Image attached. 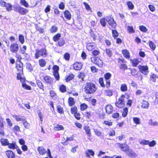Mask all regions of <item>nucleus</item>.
Instances as JSON below:
<instances>
[{
  "label": "nucleus",
  "mask_w": 158,
  "mask_h": 158,
  "mask_svg": "<svg viewBox=\"0 0 158 158\" xmlns=\"http://www.w3.org/2000/svg\"><path fill=\"white\" fill-rule=\"evenodd\" d=\"M84 89L85 92L87 94H92L96 89L95 85L91 82H87Z\"/></svg>",
  "instance_id": "nucleus-1"
},
{
  "label": "nucleus",
  "mask_w": 158,
  "mask_h": 158,
  "mask_svg": "<svg viewBox=\"0 0 158 158\" xmlns=\"http://www.w3.org/2000/svg\"><path fill=\"white\" fill-rule=\"evenodd\" d=\"M47 56V50L44 48H43L40 49H37L35 50V57L36 59H38L40 56L45 57Z\"/></svg>",
  "instance_id": "nucleus-2"
},
{
  "label": "nucleus",
  "mask_w": 158,
  "mask_h": 158,
  "mask_svg": "<svg viewBox=\"0 0 158 158\" xmlns=\"http://www.w3.org/2000/svg\"><path fill=\"white\" fill-rule=\"evenodd\" d=\"M125 96L123 95H122L119 98L118 101L115 103L116 106L119 108H122L124 106Z\"/></svg>",
  "instance_id": "nucleus-3"
},
{
  "label": "nucleus",
  "mask_w": 158,
  "mask_h": 158,
  "mask_svg": "<svg viewBox=\"0 0 158 158\" xmlns=\"http://www.w3.org/2000/svg\"><path fill=\"white\" fill-rule=\"evenodd\" d=\"M22 73H19V72L18 73L17 76V78L18 80H20V81L22 83V87L25 89L27 90H31V87L26 84L24 83L25 81V78L22 77L20 74Z\"/></svg>",
  "instance_id": "nucleus-4"
},
{
  "label": "nucleus",
  "mask_w": 158,
  "mask_h": 158,
  "mask_svg": "<svg viewBox=\"0 0 158 158\" xmlns=\"http://www.w3.org/2000/svg\"><path fill=\"white\" fill-rule=\"evenodd\" d=\"M14 9L15 11L18 12L22 15H25L28 12V10L27 9L20 6L14 7Z\"/></svg>",
  "instance_id": "nucleus-5"
},
{
  "label": "nucleus",
  "mask_w": 158,
  "mask_h": 158,
  "mask_svg": "<svg viewBox=\"0 0 158 158\" xmlns=\"http://www.w3.org/2000/svg\"><path fill=\"white\" fill-rule=\"evenodd\" d=\"M91 61L95 64H97L99 67H102L103 65L102 60L98 58L93 57L91 58Z\"/></svg>",
  "instance_id": "nucleus-6"
},
{
  "label": "nucleus",
  "mask_w": 158,
  "mask_h": 158,
  "mask_svg": "<svg viewBox=\"0 0 158 158\" xmlns=\"http://www.w3.org/2000/svg\"><path fill=\"white\" fill-rule=\"evenodd\" d=\"M138 68L141 73L145 75H147L149 72L148 67L147 66L140 65Z\"/></svg>",
  "instance_id": "nucleus-7"
},
{
  "label": "nucleus",
  "mask_w": 158,
  "mask_h": 158,
  "mask_svg": "<svg viewBox=\"0 0 158 158\" xmlns=\"http://www.w3.org/2000/svg\"><path fill=\"white\" fill-rule=\"evenodd\" d=\"M19 49V45L17 43H13L11 44L10 47V51L12 52L16 53Z\"/></svg>",
  "instance_id": "nucleus-8"
},
{
  "label": "nucleus",
  "mask_w": 158,
  "mask_h": 158,
  "mask_svg": "<svg viewBox=\"0 0 158 158\" xmlns=\"http://www.w3.org/2000/svg\"><path fill=\"white\" fill-rule=\"evenodd\" d=\"M20 3L21 5L26 7L33 8L36 5V4H34L32 5L29 6L28 3L25 0H20Z\"/></svg>",
  "instance_id": "nucleus-9"
},
{
  "label": "nucleus",
  "mask_w": 158,
  "mask_h": 158,
  "mask_svg": "<svg viewBox=\"0 0 158 158\" xmlns=\"http://www.w3.org/2000/svg\"><path fill=\"white\" fill-rule=\"evenodd\" d=\"M116 145L117 146L119 147L121 149L124 151H126V152L127 151L128 149V147L127 145H124L122 144H120L119 143H117L116 144Z\"/></svg>",
  "instance_id": "nucleus-10"
},
{
  "label": "nucleus",
  "mask_w": 158,
  "mask_h": 158,
  "mask_svg": "<svg viewBox=\"0 0 158 158\" xmlns=\"http://www.w3.org/2000/svg\"><path fill=\"white\" fill-rule=\"evenodd\" d=\"M106 21L113 28H115L116 27V23L113 18L110 17L108 18H107Z\"/></svg>",
  "instance_id": "nucleus-11"
},
{
  "label": "nucleus",
  "mask_w": 158,
  "mask_h": 158,
  "mask_svg": "<svg viewBox=\"0 0 158 158\" xmlns=\"http://www.w3.org/2000/svg\"><path fill=\"white\" fill-rule=\"evenodd\" d=\"M96 47V45L94 43H89L87 46V48L89 51H91Z\"/></svg>",
  "instance_id": "nucleus-12"
},
{
  "label": "nucleus",
  "mask_w": 158,
  "mask_h": 158,
  "mask_svg": "<svg viewBox=\"0 0 158 158\" xmlns=\"http://www.w3.org/2000/svg\"><path fill=\"white\" fill-rule=\"evenodd\" d=\"M44 79L47 83L52 84L53 83V79L50 77L46 76L44 77Z\"/></svg>",
  "instance_id": "nucleus-13"
},
{
  "label": "nucleus",
  "mask_w": 158,
  "mask_h": 158,
  "mask_svg": "<svg viewBox=\"0 0 158 158\" xmlns=\"http://www.w3.org/2000/svg\"><path fill=\"white\" fill-rule=\"evenodd\" d=\"M82 66L81 63L78 62H76L73 65V69L76 70H80L82 68Z\"/></svg>",
  "instance_id": "nucleus-14"
},
{
  "label": "nucleus",
  "mask_w": 158,
  "mask_h": 158,
  "mask_svg": "<svg viewBox=\"0 0 158 158\" xmlns=\"http://www.w3.org/2000/svg\"><path fill=\"white\" fill-rule=\"evenodd\" d=\"M126 154L131 157H135L137 156L136 154L131 149H128L126 152Z\"/></svg>",
  "instance_id": "nucleus-15"
},
{
  "label": "nucleus",
  "mask_w": 158,
  "mask_h": 158,
  "mask_svg": "<svg viewBox=\"0 0 158 158\" xmlns=\"http://www.w3.org/2000/svg\"><path fill=\"white\" fill-rule=\"evenodd\" d=\"M37 150L39 153L42 155H44L47 152L46 149L43 147H39Z\"/></svg>",
  "instance_id": "nucleus-16"
},
{
  "label": "nucleus",
  "mask_w": 158,
  "mask_h": 158,
  "mask_svg": "<svg viewBox=\"0 0 158 158\" xmlns=\"http://www.w3.org/2000/svg\"><path fill=\"white\" fill-rule=\"evenodd\" d=\"M131 61L132 62V66H136L141 62V59H135L133 60H131Z\"/></svg>",
  "instance_id": "nucleus-17"
},
{
  "label": "nucleus",
  "mask_w": 158,
  "mask_h": 158,
  "mask_svg": "<svg viewBox=\"0 0 158 158\" xmlns=\"http://www.w3.org/2000/svg\"><path fill=\"white\" fill-rule=\"evenodd\" d=\"M113 107L110 105H108L106 107V110L107 113L110 114L113 111Z\"/></svg>",
  "instance_id": "nucleus-18"
},
{
  "label": "nucleus",
  "mask_w": 158,
  "mask_h": 158,
  "mask_svg": "<svg viewBox=\"0 0 158 158\" xmlns=\"http://www.w3.org/2000/svg\"><path fill=\"white\" fill-rule=\"evenodd\" d=\"M94 154V152L92 150L90 149H88L85 153V156L88 157H90V155L93 156Z\"/></svg>",
  "instance_id": "nucleus-19"
},
{
  "label": "nucleus",
  "mask_w": 158,
  "mask_h": 158,
  "mask_svg": "<svg viewBox=\"0 0 158 158\" xmlns=\"http://www.w3.org/2000/svg\"><path fill=\"white\" fill-rule=\"evenodd\" d=\"M6 154L8 158H15V155L11 151H7L6 152Z\"/></svg>",
  "instance_id": "nucleus-20"
},
{
  "label": "nucleus",
  "mask_w": 158,
  "mask_h": 158,
  "mask_svg": "<svg viewBox=\"0 0 158 158\" xmlns=\"http://www.w3.org/2000/svg\"><path fill=\"white\" fill-rule=\"evenodd\" d=\"M13 117L14 118H15L17 121H22L23 122L24 120L25 119L24 117L22 116H18L16 115H13Z\"/></svg>",
  "instance_id": "nucleus-21"
},
{
  "label": "nucleus",
  "mask_w": 158,
  "mask_h": 158,
  "mask_svg": "<svg viewBox=\"0 0 158 158\" xmlns=\"http://www.w3.org/2000/svg\"><path fill=\"white\" fill-rule=\"evenodd\" d=\"M142 101V107L144 109L148 108L149 106V103L148 102L144 100H143Z\"/></svg>",
  "instance_id": "nucleus-22"
},
{
  "label": "nucleus",
  "mask_w": 158,
  "mask_h": 158,
  "mask_svg": "<svg viewBox=\"0 0 158 158\" xmlns=\"http://www.w3.org/2000/svg\"><path fill=\"white\" fill-rule=\"evenodd\" d=\"M84 129L85 130V133L89 136H90L91 133H90V128L87 126H85L84 127Z\"/></svg>",
  "instance_id": "nucleus-23"
},
{
  "label": "nucleus",
  "mask_w": 158,
  "mask_h": 158,
  "mask_svg": "<svg viewBox=\"0 0 158 158\" xmlns=\"http://www.w3.org/2000/svg\"><path fill=\"white\" fill-rule=\"evenodd\" d=\"M122 53L124 56L126 58L129 59L130 58L129 53L127 50H123L122 51Z\"/></svg>",
  "instance_id": "nucleus-24"
},
{
  "label": "nucleus",
  "mask_w": 158,
  "mask_h": 158,
  "mask_svg": "<svg viewBox=\"0 0 158 158\" xmlns=\"http://www.w3.org/2000/svg\"><path fill=\"white\" fill-rule=\"evenodd\" d=\"M64 15L65 18L69 20L71 19V15L70 12L68 10L65 11L64 12Z\"/></svg>",
  "instance_id": "nucleus-25"
},
{
  "label": "nucleus",
  "mask_w": 158,
  "mask_h": 158,
  "mask_svg": "<svg viewBox=\"0 0 158 158\" xmlns=\"http://www.w3.org/2000/svg\"><path fill=\"white\" fill-rule=\"evenodd\" d=\"M16 68L19 71V73H23V67L22 64H17Z\"/></svg>",
  "instance_id": "nucleus-26"
},
{
  "label": "nucleus",
  "mask_w": 158,
  "mask_h": 158,
  "mask_svg": "<svg viewBox=\"0 0 158 158\" xmlns=\"http://www.w3.org/2000/svg\"><path fill=\"white\" fill-rule=\"evenodd\" d=\"M104 94L105 95L110 97L113 95L112 90L107 89L105 91Z\"/></svg>",
  "instance_id": "nucleus-27"
},
{
  "label": "nucleus",
  "mask_w": 158,
  "mask_h": 158,
  "mask_svg": "<svg viewBox=\"0 0 158 158\" xmlns=\"http://www.w3.org/2000/svg\"><path fill=\"white\" fill-rule=\"evenodd\" d=\"M0 141L2 145L3 146L8 145L9 142L7 139L2 138L1 139Z\"/></svg>",
  "instance_id": "nucleus-28"
},
{
  "label": "nucleus",
  "mask_w": 158,
  "mask_h": 158,
  "mask_svg": "<svg viewBox=\"0 0 158 158\" xmlns=\"http://www.w3.org/2000/svg\"><path fill=\"white\" fill-rule=\"evenodd\" d=\"M54 129L56 131H59L64 130V127L63 126L61 125L57 124L54 126Z\"/></svg>",
  "instance_id": "nucleus-29"
},
{
  "label": "nucleus",
  "mask_w": 158,
  "mask_h": 158,
  "mask_svg": "<svg viewBox=\"0 0 158 158\" xmlns=\"http://www.w3.org/2000/svg\"><path fill=\"white\" fill-rule=\"evenodd\" d=\"M139 142L140 144L145 145H148L149 143V141L145 139L140 140L139 141Z\"/></svg>",
  "instance_id": "nucleus-30"
},
{
  "label": "nucleus",
  "mask_w": 158,
  "mask_h": 158,
  "mask_svg": "<svg viewBox=\"0 0 158 158\" xmlns=\"http://www.w3.org/2000/svg\"><path fill=\"white\" fill-rule=\"evenodd\" d=\"M39 63L41 67H44L46 65V62L44 59H42L39 60Z\"/></svg>",
  "instance_id": "nucleus-31"
},
{
  "label": "nucleus",
  "mask_w": 158,
  "mask_h": 158,
  "mask_svg": "<svg viewBox=\"0 0 158 158\" xmlns=\"http://www.w3.org/2000/svg\"><path fill=\"white\" fill-rule=\"evenodd\" d=\"M68 101L69 105L70 106H73L75 103L74 99L72 97H70L69 98Z\"/></svg>",
  "instance_id": "nucleus-32"
},
{
  "label": "nucleus",
  "mask_w": 158,
  "mask_h": 158,
  "mask_svg": "<svg viewBox=\"0 0 158 158\" xmlns=\"http://www.w3.org/2000/svg\"><path fill=\"white\" fill-rule=\"evenodd\" d=\"M23 124L25 128L26 129H28L30 127V124L28 123L26 119L24 120L23 122Z\"/></svg>",
  "instance_id": "nucleus-33"
},
{
  "label": "nucleus",
  "mask_w": 158,
  "mask_h": 158,
  "mask_svg": "<svg viewBox=\"0 0 158 158\" xmlns=\"http://www.w3.org/2000/svg\"><path fill=\"white\" fill-rule=\"evenodd\" d=\"M120 90L122 91L125 92L127 90V85L125 84H123L121 85Z\"/></svg>",
  "instance_id": "nucleus-34"
},
{
  "label": "nucleus",
  "mask_w": 158,
  "mask_h": 158,
  "mask_svg": "<svg viewBox=\"0 0 158 158\" xmlns=\"http://www.w3.org/2000/svg\"><path fill=\"white\" fill-rule=\"evenodd\" d=\"M19 40L21 44H23L25 41L24 36L21 34L19 35Z\"/></svg>",
  "instance_id": "nucleus-35"
},
{
  "label": "nucleus",
  "mask_w": 158,
  "mask_h": 158,
  "mask_svg": "<svg viewBox=\"0 0 158 158\" xmlns=\"http://www.w3.org/2000/svg\"><path fill=\"white\" fill-rule=\"evenodd\" d=\"M37 84L40 88L44 91V85L40 81H37Z\"/></svg>",
  "instance_id": "nucleus-36"
},
{
  "label": "nucleus",
  "mask_w": 158,
  "mask_h": 158,
  "mask_svg": "<svg viewBox=\"0 0 158 158\" xmlns=\"http://www.w3.org/2000/svg\"><path fill=\"white\" fill-rule=\"evenodd\" d=\"M87 107V105L85 103L82 104L80 106L81 110L82 111L85 110Z\"/></svg>",
  "instance_id": "nucleus-37"
},
{
  "label": "nucleus",
  "mask_w": 158,
  "mask_h": 158,
  "mask_svg": "<svg viewBox=\"0 0 158 158\" xmlns=\"http://www.w3.org/2000/svg\"><path fill=\"white\" fill-rule=\"evenodd\" d=\"M112 33L114 39L116 38L118 35V33L116 30H112Z\"/></svg>",
  "instance_id": "nucleus-38"
},
{
  "label": "nucleus",
  "mask_w": 158,
  "mask_h": 158,
  "mask_svg": "<svg viewBox=\"0 0 158 158\" xmlns=\"http://www.w3.org/2000/svg\"><path fill=\"white\" fill-rule=\"evenodd\" d=\"M100 23L101 25L104 27H105L106 24L105 19L104 18H102L100 19Z\"/></svg>",
  "instance_id": "nucleus-39"
},
{
  "label": "nucleus",
  "mask_w": 158,
  "mask_h": 158,
  "mask_svg": "<svg viewBox=\"0 0 158 158\" xmlns=\"http://www.w3.org/2000/svg\"><path fill=\"white\" fill-rule=\"evenodd\" d=\"M128 112V109L127 107L124 108L123 109V111L122 113V116L123 117H125L127 115Z\"/></svg>",
  "instance_id": "nucleus-40"
},
{
  "label": "nucleus",
  "mask_w": 158,
  "mask_h": 158,
  "mask_svg": "<svg viewBox=\"0 0 158 158\" xmlns=\"http://www.w3.org/2000/svg\"><path fill=\"white\" fill-rule=\"evenodd\" d=\"M127 4L129 9L132 10L134 8V5L131 2H127Z\"/></svg>",
  "instance_id": "nucleus-41"
},
{
  "label": "nucleus",
  "mask_w": 158,
  "mask_h": 158,
  "mask_svg": "<svg viewBox=\"0 0 158 158\" xmlns=\"http://www.w3.org/2000/svg\"><path fill=\"white\" fill-rule=\"evenodd\" d=\"M74 77V76L73 74H71L69 75L66 78V81H68L71 80L72 79H73Z\"/></svg>",
  "instance_id": "nucleus-42"
},
{
  "label": "nucleus",
  "mask_w": 158,
  "mask_h": 158,
  "mask_svg": "<svg viewBox=\"0 0 158 158\" xmlns=\"http://www.w3.org/2000/svg\"><path fill=\"white\" fill-rule=\"evenodd\" d=\"M61 36V35L60 34H58L55 35L53 37V40L54 41H56L58 40Z\"/></svg>",
  "instance_id": "nucleus-43"
},
{
  "label": "nucleus",
  "mask_w": 158,
  "mask_h": 158,
  "mask_svg": "<svg viewBox=\"0 0 158 158\" xmlns=\"http://www.w3.org/2000/svg\"><path fill=\"white\" fill-rule=\"evenodd\" d=\"M149 45L150 47L153 50H154L156 48L155 44L152 41H149Z\"/></svg>",
  "instance_id": "nucleus-44"
},
{
  "label": "nucleus",
  "mask_w": 158,
  "mask_h": 158,
  "mask_svg": "<svg viewBox=\"0 0 158 158\" xmlns=\"http://www.w3.org/2000/svg\"><path fill=\"white\" fill-rule=\"evenodd\" d=\"M133 121L136 124H139L140 123V119L137 117L133 118Z\"/></svg>",
  "instance_id": "nucleus-45"
},
{
  "label": "nucleus",
  "mask_w": 158,
  "mask_h": 158,
  "mask_svg": "<svg viewBox=\"0 0 158 158\" xmlns=\"http://www.w3.org/2000/svg\"><path fill=\"white\" fill-rule=\"evenodd\" d=\"M127 30L129 33H133L135 32V31L132 26H128L127 27Z\"/></svg>",
  "instance_id": "nucleus-46"
},
{
  "label": "nucleus",
  "mask_w": 158,
  "mask_h": 158,
  "mask_svg": "<svg viewBox=\"0 0 158 158\" xmlns=\"http://www.w3.org/2000/svg\"><path fill=\"white\" fill-rule=\"evenodd\" d=\"M16 146L15 143H9L8 147L9 148L14 149L15 148Z\"/></svg>",
  "instance_id": "nucleus-47"
},
{
  "label": "nucleus",
  "mask_w": 158,
  "mask_h": 158,
  "mask_svg": "<svg viewBox=\"0 0 158 158\" xmlns=\"http://www.w3.org/2000/svg\"><path fill=\"white\" fill-rule=\"evenodd\" d=\"M139 29L140 31L143 32H146L148 31L147 28L145 26L143 25L140 26Z\"/></svg>",
  "instance_id": "nucleus-48"
},
{
  "label": "nucleus",
  "mask_w": 158,
  "mask_h": 158,
  "mask_svg": "<svg viewBox=\"0 0 158 158\" xmlns=\"http://www.w3.org/2000/svg\"><path fill=\"white\" fill-rule=\"evenodd\" d=\"M57 30V27L56 26H53L50 29L51 32L52 33L55 32Z\"/></svg>",
  "instance_id": "nucleus-49"
},
{
  "label": "nucleus",
  "mask_w": 158,
  "mask_h": 158,
  "mask_svg": "<svg viewBox=\"0 0 158 158\" xmlns=\"http://www.w3.org/2000/svg\"><path fill=\"white\" fill-rule=\"evenodd\" d=\"M77 109L76 107H72L71 109V112L72 114H75L76 113H77Z\"/></svg>",
  "instance_id": "nucleus-50"
},
{
  "label": "nucleus",
  "mask_w": 158,
  "mask_h": 158,
  "mask_svg": "<svg viewBox=\"0 0 158 158\" xmlns=\"http://www.w3.org/2000/svg\"><path fill=\"white\" fill-rule=\"evenodd\" d=\"M156 77L155 75L154 74H152L150 76V79L151 81H152L153 82H155L156 81Z\"/></svg>",
  "instance_id": "nucleus-51"
},
{
  "label": "nucleus",
  "mask_w": 158,
  "mask_h": 158,
  "mask_svg": "<svg viewBox=\"0 0 158 158\" xmlns=\"http://www.w3.org/2000/svg\"><path fill=\"white\" fill-rule=\"evenodd\" d=\"M94 131L95 134L98 136H100L101 135L102 133L98 130L94 129Z\"/></svg>",
  "instance_id": "nucleus-52"
},
{
  "label": "nucleus",
  "mask_w": 158,
  "mask_h": 158,
  "mask_svg": "<svg viewBox=\"0 0 158 158\" xmlns=\"http://www.w3.org/2000/svg\"><path fill=\"white\" fill-rule=\"evenodd\" d=\"M149 124L151 126H157L158 123L157 122H153L152 119L149 122Z\"/></svg>",
  "instance_id": "nucleus-53"
},
{
  "label": "nucleus",
  "mask_w": 158,
  "mask_h": 158,
  "mask_svg": "<svg viewBox=\"0 0 158 158\" xmlns=\"http://www.w3.org/2000/svg\"><path fill=\"white\" fill-rule=\"evenodd\" d=\"M106 54L108 55V56L109 57H111L112 55V51H111L110 49H106Z\"/></svg>",
  "instance_id": "nucleus-54"
},
{
  "label": "nucleus",
  "mask_w": 158,
  "mask_h": 158,
  "mask_svg": "<svg viewBox=\"0 0 158 158\" xmlns=\"http://www.w3.org/2000/svg\"><path fill=\"white\" fill-rule=\"evenodd\" d=\"M7 10L10 11L12 9V6L10 3L6 4V6Z\"/></svg>",
  "instance_id": "nucleus-55"
},
{
  "label": "nucleus",
  "mask_w": 158,
  "mask_h": 158,
  "mask_svg": "<svg viewBox=\"0 0 158 158\" xmlns=\"http://www.w3.org/2000/svg\"><path fill=\"white\" fill-rule=\"evenodd\" d=\"M53 75L57 80L59 79V75L58 72H55L53 73Z\"/></svg>",
  "instance_id": "nucleus-56"
},
{
  "label": "nucleus",
  "mask_w": 158,
  "mask_h": 158,
  "mask_svg": "<svg viewBox=\"0 0 158 158\" xmlns=\"http://www.w3.org/2000/svg\"><path fill=\"white\" fill-rule=\"evenodd\" d=\"M148 144L150 147H153L156 145V142L155 140H153L151 142H149V143Z\"/></svg>",
  "instance_id": "nucleus-57"
},
{
  "label": "nucleus",
  "mask_w": 158,
  "mask_h": 158,
  "mask_svg": "<svg viewBox=\"0 0 158 158\" xmlns=\"http://www.w3.org/2000/svg\"><path fill=\"white\" fill-rule=\"evenodd\" d=\"M111 76V75L109 73H107L104 75V77L106 80L109 79Z\"/></svg>",
  "instance_id": "nucleus-58"
},
{
  "label": "nucleus",
  "mask_w": 158,
  "mask_h": 158,
  "mask_svg": "<svg viewBox=\"0 0 158 158\" xmlns=\"http://www.w3.org/2000/svg\"><path fill=\"white\" fill-rule=\"evenodd\" d=\"M99 82L100 85L102 87H104L105 85L103 83V79L102 78H100L99 79Z\"/></svg>",
  "instance_id": "nucleus-59"
},
{
  "label": "nucleus",
  "mask_w": 158,
  "mask_h": 158,
  "mask_svg": "<svg viewBox=\"0 0 158 158\" xmlns=\"http://www.w3.org/2000/svg\"><path fill=\"white\" fill-rule=\"evenodd\" d=\"M64 58L66 60H69L70 58V54L69 53H65L64 56Z\"/></svg>",
  "instance_id": "nucleus-60"
},
{
  "label": "nucleus",
  "mask_w": 158,
  "mask_h": 158,
  "mask_svg": "<svg viewBox=\"0 0 158 158\" xmlns=\"http://www.w3.org/2000/svg\"><path fill=\"white\" fill-rule=\"evenodd\" d=\"M64 41L63 39H60L58 43V45L60 46H63L64 44Z\"/></svg>",
  "instance_id": "nucleus-61"
},
{
  "label": "nucleus",
  "mask_w": 158,
  "mask_h": 158,
  "mask_svg": "<svg viewBox=\"0 0 158 158\" xmlns=\"http://www.w3.org/2000/svg\"><path fill=\"white\" fill-rule=\"evenodd\" d=\"M57 110L58 112L60 114L62 113L63 112V109L60 106H57Z\"/></svg>",
  "instance_id": "nucleus-62"
},
{
  "label": "nucleus",
  "mask_w": 158,
  "mask_h": 158,
  "mask_svg": "<svg viewBox=\"0 0 158 158\" xmlns=\"http://www.w3.org/2000/svg\"><path fill=\"white\" fill-rule=\"evenodd\" d=\"M83 4L84 5V6L85 7L86 9L88 10H91V8L89 6V5L86 2H84L83 3Z\"/></svg>",
  "instance_id": "nucleus-63"
},
{
  "label": "nucleus",
  "mask_w": 158,
  "mask_h": 158,
  "mask_svg": "<svg viewBox=\"0 0 158 158\" xmlns=\"http://www.w3.org/2000/svg\"><path fill=\"white\" fill-rule=\"evenodd\" d=\"M75 117L78 120L80 119V114L79 113H76L74 114Z\"/></svg>",
  "instance_id": "nucleus-64"
}]
</instances>
